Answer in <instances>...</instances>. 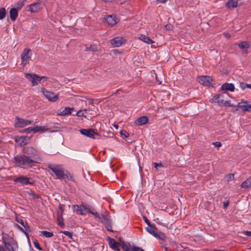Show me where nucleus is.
I'll list each match as a JSON object with an SVG mask.
<instances>
[{"mask_svg": "<svg viewBox=\"0 0 251 251\" xmlns=\"http://www.w3.org/2000/svg\"><path fill=\"white\" fill-rule=\"evenodd\" d=\"M228 204H229V202L228 201H227L226 202H225L224 204V208H226V207H227Z\"/></svg>", "mask_w": 251, "mask_h": 251, "instance_id": "nucleus-63", "label": "nucleus"}, {"mask_svg": "<svg viewBox=\"0 0 251 251\" xmlns=\"http://www.w3.org/2000/svg\"><path fill=\"white\" fill-rule=\"evenodd\" d=\"M15 141L16 143H18V146H20V143L21 141V136H16L15 137Z\"/></svg>", "mask_w": 251, "mask_h": 251, "instance_id": "nucleus-53", "label": "nucleus"}, {"mask_svg": "<svg viewBox=\"0 0 251 251\" xmlns=\"http://www.w3.org/2000/svg\"><path fill=\"white\" fill-rule=\"evenodd\" d=\"M240 108L244 111H251V110H249L247 105H242V106H240Z\"/></svg>", "mask_w": 251, "mask_h": 251, "instance_id": "nucleus-52", "label": "nucleus"}, {"mask_svg": "<svg viewBox=\"0 0 251 251\" xmlns=\"http://www.w3.org/2000/svg\"><path fill=\"white\" fill-rule=\"evenodd\" d=\"M40 233L47 238H50L53 236V233L52 232H49L46 230L41 231Z\"/></svg>", "mask_w": 251, "mask_h": 251, "instance_id": "nucleus-34", "label": "nucleus"}, {"mask_svg": "<svg viewBox=\"0 0 251 251\" xmlns=\"http://www.w3.org/2000/svg\"><path fill=\"white\" fill-rule=\"evenodd\" d=\"M46 128V126H36L35 127H31L30 130H32L34 133L42 132Z\"/></svg>", "mask_w": 251, "mask_h": 251, "instance_id": "nucleus-28", "label": "nucleus"}, {"mask_svg": "<svg viewBox=\"0 0 251 251\" xmlns=\"http://www.w3.org/2000/svg\"><path fill=\"white\" fill-rule=\"evenodd\" d=\"M124 43V39L122 37H117L110 40V43L113 47H119Z\"/></svg>", "mask_w": 251, "mask_h": 251, "instance_id": "nucleus-12", "label": "nucleus"}, {"mask_svg": "<svg viewBox=\"0 0 251 251\" xmlns=\"http://www.w3.org/2000/svg\"><path fill=\"white\" fill-rule=\"evenodd\" d=\"M224 35H225V37L226 38H229L230 37V34L228 33H224Z\"/></svg>", "mask_w": 251, "mask_h": 251, "instance_id": "nucleus-62", "label": "nucleus"}, {"mask_svg": "<svg viewBox=\"0 0 251 251\" xmlns=\"http://www.w3.org/2000/svg\"><path fill=\"white\" fill-rule=\"evenodd\" d=\"M243 234L247 236H251V231H245L243 232Z\"/></svg>", "mask_w": 251, "mask_h": 251, "instance_id": "nucleus-59", "label": "nucleus"}, {"mask_svg": "<svg viewBox=\"0 0 251 251\" xmlns=\"http://www.w3.org/2000/svg\"><path fill=\"white\" fill-rule=\"evenodd\" d=\"M105 20L108 25H113L117 23L116 19L115 17H113L112 15H108Z\"/></svg>", "mask_w": 251, "mask_h": 251, "instance_id": "nucleus-24", "label": "nucleus"}, {"mask_svg": "<svg viewBox=\"0 0 251 251\" xmlns=\"http://www.w3.org/2000/svg\"><path fill=\"white\" fill-rule=\"evenodd\" d=\"M108 240L109 245L111 248L115 251H120L119 247H120V243L117 242L115 239L110 237H108Z\"/></svg>", "mask_w": 251, "mask_h": 251, "instance_id": "nucleus-13", "label": "nucleus"}, {"mask_svg": "<svg viewBox=\"0 0 251 251\" xmlns=\"http://www.w3.org/2000/svg\"><path fill=\"white\" fill-rule=\"evenodd\" d=\"M48 168L51 170L59 179H63L65 176V172L64 169L59 165L53 164H49Z\"/></svg>", "mask_w": 251, "mask_h": 251, "instance_id": "nucleus-3", "label": "nucleus"}, {"mask_svg": "<svg viewBox=\"0 0 251 251\" xmlns=\"http://www.w3.org/2000/svg\"><path fill=\"white\" fill-rule=\"evenodd\" d=\"M32 137V135L30 136H21V141L20 143V147H22L27 144L29 142Z\"/></svg>", "mask_w": 251, "mask_h": 251, "instance_id": "nucleus-21", "label": "nucleus"}, {"mask_svg": "<svg viewBox=\"0 0 251 251\" xmlns=\"http://www.w3.org/2000/svg\"><path fill=\"white\" fill-rule=\"evenodd\" d=\"M26 0H23L22 1H19L16 3V8L18 10L21 9L22 7L25 5V2Z\"/></svg>", "mask_w": 251, "mask_h": 251, "instance_id": "nucleus-39", "label": "nucleus"}, {"mask_svg": "<svg viewBox=\"0 0 251 251\" xmlns=\"http://www.w3.org/2000/svg\"><path fill=\"white\" fill-rule=\"evenodd\" d=\"M83 207H86V206L84 205H74L73 210L75 212L79 215H84L86 214V210H84Z\"/></svg>", "mask_w": 251, "mask_h": 251, "instance_id": "nucleus-15", "label": "nucleus"}, {"mask_svg": "<svg viewBox=\"0 0 251 251\" xmlns=\"http://www.w3.org/2000/svg\"><path fill=\"white\" fill-rule=\"evenodd\" d=\"M76 115L78 117H85L84 115V113L82 112V111H79L76 113Z\"/></svg>", "mask_w": 251, "mask_h": 251, "instance_id": "nucleus-58", "label": "nucleus"}, {"mask_svg": "<svg viewBox=\"0 0 251 251\" xmlns=\"http://www.w3.org/2000/svg\"><path fill=\"white\" fill-rule=\"evenodd\" d=\"M16 120H17V122L15 123L16 127H23L31 123L30 121L25 120L18 117H16Z\"/></svg>", "mask_w": 251, "mask_h": 251, "instance_id": "nucleus-9", "label": "nucleus"}, {"mask_svg": "<svg viewBox=\"0 0 251 251\" xmlns=\"http://www.w3.org/2000/svg\"><path fill=\"white\" fill-rule=\"evenodd\" d=\"M41 91L46 97V98L48 99L50 101L55 102L58 99V95H54L53 92L49 91L44 88L41 89Z\"/></svg>", "mask_w": 251, "mask_h": 251, "instance_id": "nucleus-4", "label": "nucleus"}, {"mask_svg": "<svg viewBox=\"0 0 251 251\" xmlns=\"http://www.w3.org/2000/svg\"><path fill=\"white\" fill-rule=\"evenodd\" d=\"M221 90L223 91L226 90L233 92L235 90V87L232 83H225L222 85Z\"/></svg>", "mask_w": 251, "mask_h": 251, "instance_id": "nucleus-20", "label": "nucleus"}, {"mask_svg": "<svg viewBox=\"0 0 251 251\" xmlns=\"http://www.w3.org/2000/svg\"><path fill=\"white\" fill-rule=\"evenodd\" d=\"M120 247H121L122 249L124 251H131V249L130 250V248L127 246V245L125 242H122L120 243Z\"/></svg>", "mask_w": 251, "mask_h": 251, "instance_id": "nucleus-35", "label": "nucleus"}, {"mask_svg": "<svg viewBox=\"0 0 251 251\" xmlns=\"http://www.w3.org/2000/svg\"><path fill=\"white\" fill-rule=\"evenodd\" d=\"M239 48L244 50L245 53H248V50L250 47V44L246 41H243L238 44Z\"/></svg>", "mask_w": 251, "mask_h": 251, "instance_id": "nucleus-22", "label": "nucleus"}, {"mask_svg": "<svg viewBox=\"0 0 251 251\" xmlns=\"http://www.w3.org/2000/svg\"><path fill=\"white\" fill-rule=\"evenodd\" d=\"M238 5L237 0H229L226 3V6L228 9H233Z\"/></svg>", "mask_w": 251, "mask_h": 251, "instance_id": "nucleus-23", "label": "nucleus"}, {"mask_svg": "<svg viewBox=\"0 0 251 251\" xmlns=\"http://www.w3.org/2000/svg\"><path fill=\"white\" fill-rule=\"evenodd\" d=\"M29 195H31L32 196V198L33 199H39L40 198V196L39 195L37 194L32 192H31V193L29 194Z\"/></svg>", "mask_w": 251, "mask_h": 251, "instance_id": "nucleus-45", "label": "nucleus"}, {"mask_svg": "<svg viewBox=\"0 0 251 251\" xmlns=\"http://www.w3.org/2000/svg\"><path fill=\"white\" fill-rule=\"evenodd\" d=\"M6 11L4 8H0V20H3L6 15Z\"/></svg>", "mask_w": 251, "mask_h": 251, "instance_id": "nucleus-36", "label": "nucleus"}, {"mask_svg": "<svg viewBox=\"0 0 251 251\" xmlns=\"http://www.w3.org/2000/svg\"><path fill=\"white\" fill-rule=\"evenodd\" d=\"M139 38L140 40L148 44H151L154 42L150 38L145 35L141 34Z\"/></svg>", "mask_w": 251, "mask_h": 251, "instance_id": "nucleus-27", "label": "nucleus"}, {"mask_svg": "<svg viewBox=\"0 0 251 251\" xmlns=\"http://www.w3.org/2000/svg\"><path fill=\"white\" fill-rule=\"evenodd\" d=\"M25 227V230L27 232V231L31 232L30 226H28L27 222H25V226H23Z\"/></svg>", "mask_w": 251, "mask_h": 251, "instance_id": "nucleus-47", "label": "nucleus"}, {"mask_svg": "<svg viewBox=\"0 0 251 251\" xmlns=\"http://www.w3.org/2000/svg\"><path fill=\"white\" fill-rule=\"evenodd\" d=\"M85 51H92L93 52L97 51L98 50V47L97 45H93L90 46L89 47H86Z\"/></svg>", "mask_w": 251, "mask_h": 251, "instance_id": "nucleus-32", "label": "nucleus"}, {"mask_svg": "<svg viewBox=\"0 0 251 251\" xmlns=\"http://www.w3.org/2000/svg\"><path fill=\"white\" fill-rule=\"evenodd\" d=\"M120 92H123V90L121 89H119L117 90V91L115 92V94L117 95H120Z\"/></svg>", "mask_w": 251, "mask_h": 251, "instance_id": "nucleus-64", "label": "nucleus"}, {"mask_svg": "<svg viewBox=\"0 0 251 251\" xmlns=\"http://www.w3.org/2000/svg\"><path fill=\"white\" fill-rule=\"evenodd\" d=\"M60 232L63 233L64 235H66L68 238L71 239H73V235L71 232L68 231H61Z\"/></svg>", "mask_w": 251, "mask_h": 251, "instance_id": "nucleus-41", "label": "nucleus"}, {"mask_svg": "<svg viewBox=\"0 0 251 251\" xmlns=\"http://www.w3.org/2000/svg\"><path fill=\"white\" fill-rule=\"evenodd\" d=\"M18 249L17 244L16 241L13 239V241H11V243L9 244V250L10 251H16V250Z\"/></svg>", "mask_w": 251, "mask_h": 251, "instance_id": "nucleus-29", "label": "nucleus"}, {"mask_svg": "<svg viewBox=\"0 0 251 251\" xmlns=\"http://www.w3.org/2000/svg\"><path fill=\"white\" fill-rule=\"evenodd\" d=\"M65 176L66 177V178L69 179V180L70 181H75V179L73 177V176L71 175V174L67 170H66L65 172Z\"/></svg>", "mask_w": 251, "mask_h": 251, "instance_id": "nucleus-37", "label": "nucleus"}, {"mask_svg": "<svg viewBox=\"0 0 251 251\" xmlns=\"http://www.w3.org/2000/svg\"><path fill=\"white\" fill-rule=\"evenodd\" d=\"M251 186V176L245 180L241 185L242 188H248Z\"/></svg>", "mask_w": 251, "mask_h": 251, "instance_id": "nucleus-30", "label": "nucleus"}, {"mask_svg": "<svg viewBox=\"0 0 251 251\" xmlns=\"http://www.w3.org/2000/svg\"><path fill=\"white\" fill-rule=\"evenodd\" d=\"M84 210H86V213H90L93 215H95L96 217L98 218L100 220L102 218V216H103L104 214H99L97 212H94L93 211H91L90 208H87V207H83Z\"/></svg>", "mask_w": 251, "mask_h": 251, "instance_id": "nucleus-26", "label": "nucleus"}, {"mask_svg": "<svg viewBox=\"0 0 251 251\" xmlns=\"http://www.w3.org/2000/svg\"><path fill=\"white\" fill-rule=\"evenodd\" d=\"M212 79V78L209 76L203 75L199 77V82L204 86L209 87L212 86L213 87L211 83Z\"/></svg>", "mask_w": 251, "mask_h": 251, "instance_id": "nucleus-10", "label": "nucleus"}, {"mask_svg": "<svg viewBox=\"0 0 251 251\" xmlns=\"http://www.w3.org/2000/svg\"><path fill=\"white\" fill-rule=\"evenodd\" d=\"M10 19L12 22L16 21L18 16V10L17 8H12L9 11Z\"/></svg>", "mask_w": 251, "mask_h": 251, "instance_id": "nucleus-18", "label": "nucleus"}, {"mask_svg": "<svg viewBox=\"0 0 251 251\" xmlns=\"http://www.w3.org/2000/svg\"><path fill=\"white\" fill-rule=\"evenodd\" d=\"M14 159L16 165L23 168L31 167L32 164L34 163L33 160L29 159L24 154L23 155H17L14 157Z\"/></svg>", "mask_w": 251, "mask_h": 251, "instance_id": "nucleus-2", "label": "nucleus"}, {"mask_svg": "<svg viewBox=\"0 0 251 251\" xmlns=\"http://www.w3.org/2000/svg\"><path fill=\"white\" fill-rule=\"evenodd\" d=\"M80 132L82 135L93 139H95V135L100 136V134L98 132H95V130L93 128L81 129Z\"/></svg>", "mask_w": 251, "mask_h": 251, "instance_id": "nucleus-5", "label": "nucleus"}, {"mask_svg": "<svg viewBox=\"0 0 251 251\" xmlns=\"http://www.w3.org/2000/svg\"><path fill=\"white\" fill-rule=\"evenodd\" d=\"M226 93H223L222 94H216L210 100V102L212 103L217 102L219 105H221L224 102L223 100H220L221 97H223L224 94H226Z\"/></svg>", "mask_w": 251, "mask_h": 251, "instance_id": "nucleus-16", "label": "nucleus"}, {"mask_svg": "<svg viewBox=\"0 0 251 251\" xmlns=\"http://www.w3.org/2000/svg\"><path fill=\"white\" fill-rule=\"evenodd\" d=\"M105 228H106V229L107 230H108L109 231H110V232H113V230H112V225H106V226H105Z\"/></svg>", "mask_w": 251, "mask_h": 251, "instance_id": "nucleus-57", "label": "nucleus"}, {"mask_svg": "<svg viewBox=\"0 0 251 251\" xmlns=\"http://www.w3.org/2000/svg\"><path fill=\"white\" fill-rule=\"evenodd\" d=\"M222 104H223L225 106H234L233 104L230 103V100H224V102L222 103Z\"/></svg>", "mask_w": 251, "mask_h": 251, "instance_id": "nucleus-44", "label": "nucleus"}, {"mask_svg": "<svg viewBox=\"0 0 251 251\" xmlns=\"http://www.w3.org/2000/svg\"><path fill=\"white\" fill-rule=\"evenodd\" d=\"M242 103H247V101H245V100H242L241 102H239L238 103L237 107L240 108V106H242V104H241Z\"/></svg>", "mask_w": 251, "mask_h": 251, "instance_id": "nucleus-61", "label": "nucleus"}, {"mask_svg": "<svg viewBox=\"0 0 251 251\" xmlns=\"http://www.w3.org/2000/svg\"><path fill=\"white\" fill-rule=\"evenodd\" d=\"M33 244L37 249L39 250V251H43V249L40 247V244L37 240L35 239L33 241Z\"/></svg>", "mask_w": 251, "mask_h": 251, "instance_id": "nucleus-40", "label": "nucleus"}, {"mask_svg": "<svg viewBox=\"0 0 251 251\" xmlns=\"http://www.w3.org/2000/svg\"><path fill=\"white\" fill-rule=\"evenodd\" d=\"M42 8V3L41 2H36L30 4L29 6L28 10L31 13H35L39 11Z\"/></svg>", "mask_w": 251, "mask_h": 251, "instance_id": "nucleus-14", "label": "nucleus"}, {"mask_svg": "<svg viewBox=\"0 0 251 251\" xmlns=\"http://www.w3.org/2000/svg\"><path fill=\"white\" fill-rule=\"evenodd\" d=\"M212 144L216 147L219 148L222 146V143L220 142H213Z\"/></svg>", "mask_w": 251, "mask_h": 251, "instance_id": "nucleus-55", "label": "nucleus"}, {"mask_svg": "<svg viewBox=\"0 0 251 251\" xmlns=\"http://www.w3.org/2000/svg\"><path fill=\"white\" fill-rule=\"evenodd\" d=\"M73 109V108L66 107L62 111L59 113L58 115L61 116H65L66 115L70 114L71 113V110Z\"/></svg>", "mask_w": 251, "mask_h": 251, "instance_id": "nucleus-31", "label": "nucleus"}, {"mask_svg": "<svg viewBox=\"0 0 251 251\" xmlns=\"http://www.w3.org/2000/svg\"><path fill=\"white\" fill-rule=\"evenodd\" d=\"M16 226L23 233H25V235H27V232L25 230L24 228H23L22 227L19 226L18 224H16Z\"/></svg>", "mask_w": 251, "mask_h": 251, "instance_id": "nucleus-46", "label": "nucleus"}, {"mask_svg": "<svg viewBox=\"0 0 251 251\" xmlns=\"http://www.w3.org/2000/svg\"><path fill=\"white\" fill-rule=\"evenodd\" d=\"M157 228L155 227V226L152 224L149 226L148 227H146V230L151 234L153 235L154 237L158 238L159 239H162V238L159 236V234H158L155 230H156Z\"/></svg>", "mask_w": 251, "mask_h": 251, "instance_id": "nucleus-17", "label": "nucleus"}, {"mask_svg": "<svg viewBox=\"0 0 251 251\" xmlns=\"http://www.w3.org/2000/svg\"><path fill=\"white\" fill-rule=\"evenodd\" d=\"M2 243L4 244L5 249L9 250V244L11 241H13V238L10 237L8 234L2 232Z\"/></svg>", "mask_w": 251, "mask_h": 251, "instance_id": "nucleus-11", "label": "nucleus"}, {"mask_svg": "<svg viewBox=\"0 0 251 251\" xmlns=\"http://www.w3.org/2000/svg\"><path fill=\"white\" fill-rule=\"evenodd\" d=\"M247 85H248V84L245 83L244 82H240V86L242 90H244L247 88Z\"/></svg>", "mask_w": 251, "mask_h": 251, "instance_id": "nucleus-51", "label": "nucleus"}, {"mask_svg": "<svg viewBox=\"0 0 251 251\" xmlns=\"http://www.w3.org/2000/svg\"><path fill=\"white\" fill-rule=\"evenodd\" d=\"M153 165H154V167L156 168V169H158V167H163V165L161 163H153Z\"/></svg>", "mask_w": 251, "mask_h": 251, "instance_id": "nucleus-54", "label": "nucleus"}, {"mask_svg": "<svg viewBox=\"0 0 251 251\" xmlns=\"http://www.w3.org/2000/svg\"><path fill=\"white\" fill-rule=\"evenodd\" d=\"M25 77L31 82L32 86L37 85V81H40L42 79V77L36 74H27Z\"/></svg>", "mask_w": 251, "mask_h": 251, "instance_id": "nucleus-8", "label": "nucleus"}, {"mask_svg": "<svg viewBox=\"0 0 251 251\" xmlns=\"http://www.w3.org/2000/svg\"><path fill=\"white\" fill-rule=\"evenodd\" d=\"M30 127H29L26 129H25L24 130H22L21 131V132H23V133L26 132V133H30L32 131V130L29 129H30Z\"/></svg>", "mask_w": 251, "mask_h": 251, "instance_id": "nucleus-56", "label": "nucleus"}, {"mask_svg": "<svg viewBox=\"0 0 251 251\" xmlns=\"http://www.w3.org/2000/svg\"><path fill=\"white\" fill-rule=\"evenodd\" d=\"M143 219H144V221H145V222L149 226H151V225L152 224H151V222H150V221L148 220V219L146 217V216H143Z\"/></svg>", "mask_w": 251, "mask_h": 251, "instance_id": "nucleus-50", "label": "nucleus"}, {"mask_svg": "<svg viewBox=\"0 0 251 251\" xmlns=\"http://www.w3.org/2000/svg\"><path fill=\"white\" fill-rule=\"evenodd\" d=\"M30 179H31V178H29L23 176H21L19 177H16L14 180V181L15 182H19L22 185H32L33 184L34 182L31 181Z\"/></svg>", "mask_w": 251, "mask_h": 251, "instance_id": "nucleus-7", "label": "nucleus"}, {"mask_svg": "<svg viewBox=\"0 0 251 251\" xmlns=\"http://www.w3.org/2000/svg\"><path fill=\"white\" fill-rule=\"evenodd\" d=\"M101 223H103L105 226L106 225H112L111 220L110 218V216L108 215H104L103 216H102V218L100 220Z\"/></svg>", "mask_w": 251, "mask_h": 251, "instance_id": "nucleus-25", "label": "nucleus"}, {"mask_svg": "<svg viewBox=\"0 0 251 251\" xmlns=\"http://www.w3.org/2000/svg\"><path fill=\"white\" fill-rule=\"evenodd\" d=\"M130 248L131 249V251H145L142 248L135 246H132Z\"/></svg>", "mask_w": 251, "mask_h": 251, "instance_id": "nucleus-42", "label": "nucleus"}, {"mask_svg": "<svg viewBox=\"0 0 251 251\" xmlns=\"http://www.w3.org/2000/svg\"><path fill=\"white\" fill-rule=\"evenodd\" d=\"M65 207V205L59 204V210L57 212V216H63V213L64 212V208Z\"/></svg>", "mask_w": 251, "mask_h": 251, "instance_id": "nucleus-38", "label": "nucleus"}, {"mask_svg": "<svg viewBox=\"0 0 251 251\" xmlns=\"http://www.w3.org/2000/svg\"><path fill=\"white\" fill-rule=\"evenodd\" d=\"M149 121V119L147 116H143L138 119L135 121V123L137 126H142L147 124Z\"/></svg>", "mask_w": 251, "mask_h": 251, "instance_id": "nucleus-19", "label": "nucleus"}, {"mask_svg": "<svg viewBox=\"0 0 251 251\" xmlns=\"http://www.w3.org/2000/svg\"><path fill=\"white\" fill-rule=\"evenodd\" d=\"M227 181L233 180L234 179V176L233 174H230L227 176Z\"/></svg>", "mask_w": 251, "mask_h": 251, "instance_id": "nucleus-48", "label": "nucleus"}, {"mask_svg": "<svg viewBox=\"0 0 251 251\" xmlns=\"http://www.w3.org/2000/svg\"><path fill=\"white\" fill-rule=\"evenodd\" d=\"M121 135L124 136V138H127L129 136V133L126 131L125 130H122L120 132Z\"/></svg>", "mask_w": 251, "mask_h": 251, "instance_id": "nucleus-43", "label": "nucleus"}, {"mask_svg": "<svg viewBox=\"0 0 251 251\" xmlns=\"http://www.w3.org/2000/svg\"><path fill=\"white\" fill-rule=\"evenodd\" d=\"M16 221L23 226H25V222H24V220L21 218H16Z\"/></svg>", "mask_w": 251, "mask_h": 251, "instance_id": "nucleus-49", "label": "nucleus"}, {"mask_svg": "<svg viewBox=\"0 0 251 251\" xmlns=\"http://www.w3.org/2000/svg\"><path fill=\"white\" fill-rule=\"evenodd\" d=\"M31 55V50L30 49H25L22 54V64L25 66L28 61L30 58Z\"/></svg>", "mask_w": 251, "mask_h": 251, "instance_id": "nucleus-6", "label": "nucleus"}, {"mask_svg": "<svg viewBox=\"0 0 251 251\" xmlns=\"http://www.w3.org/2000/svg\"><path fill=\"white\" fill-rule=\"evenodd\" d=\"M23 152L25 155L33 160V162L35 163H38L42 161L39 152L32 147L27 146L23 148Z\"/></svg>", "mask_w": 251, "mask_h": 251, "instance_id": "nucleus-1", "label": "nucleus"}, {"mask_svg": "<svg viewBox=\"0 0 251 251\" xmlns=\"http://www.w3.org/2000/svg\"><path fill=\"white\" fill-rule=\"evenodd\" d=\"M57 225L61 228H63L65 227V225L63 222V218L62 216H57Z\"/></svg>", "mask_w": 251, "mask_h": 251, "instance_id": "nucleus-33", "label": "nucleus"}, {"mask_svg": "<svg viewBox=\"0 0 251 251\" xmlns=\"http://www.w3.org/2000/svg\"><path fill=\"white\" fill-rule=\"evenodd\" d=\"M165 28L167 30H171L172 29L173 26L171 24H167L165 25Z\"/></svg>", "mask_w": 251, "mask_h": 251, "instance_id": "nucleus-60", "label": "nucleus"}]
</instances>
